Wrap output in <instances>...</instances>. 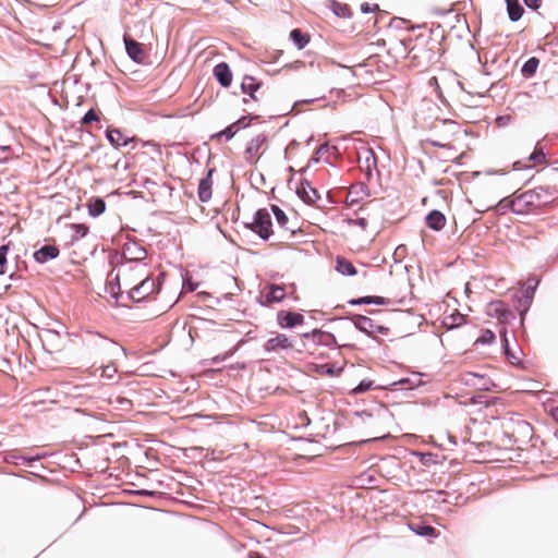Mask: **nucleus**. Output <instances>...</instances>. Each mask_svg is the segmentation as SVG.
Here are the masks:
<instances>
[{"label":"nucleus","mask_w":558,"mask_h":558,"mask_svg":"<svg viewBox=\"0 0 558 558\" xmlns=\"http://www.w3.org/2000/svg\"><path fill=\"white\" fill-rule=\"evenodd\" d=\"M248 558H266V557H264L262 554H259L257 551H250Z\"/></svg>","instance_id":"de8ad7c7"},{"label":"nucleus","mask_w":558,"mask_h":558,"mask_svg":"<svg viewBox=\"0 0 558 558\" xmlns=\"http://www.w3.org/2000/svg\"><path fill=\"white\" fill-rule=\"evenodd\" d=\"M465 323V316L456 311L453 314L445 317L444 325L451 329L459 327Z\"/></svg>","instance_id":"cd10ccee"},{"label":"nucleus","mask_w":558,"mask_h":558,"mask_svg":"<svg viewBox=\"0 0 558 558\" xmlns=\"http://www.w3.org/2000/svg\"><path fill=\"white\" fill-rule=\"evenodd\" d=\"M495 333L492 330L487 329L483 331L480 338H477L476 343L489 344L495 340Z\"/></svg>","instance_id":"f704fd0d"},{"label":"nucleus","mask_w":558,"mask_h":558,"mask_svg":"<svg viewBox=\"0 0 558 558\" xmlns=\"http://www.w3.org/2000/svg\"><path fill=\"white\" fill-rule=\"evenodd\" d=\"M320 374H332V369L328 365H322L319 368Z\"/></svg>","instance_id":"49530a36"},{"label":"nucleus","mask_w":558,"mask_h":558,"mask_svg":"<svg viewBox=\"0 0 558 558\" xmlns=\"http://www.w3.org/2000/svg\"><path fill=\"white\" fill-rule=\"evenodd\" d=\"M93 121H99V116L94 109H90L85 113L81 123L82 125H86Z\"/></svg>","instance_id":"4c0bfd02"},{"label":"nucleus","mask_w":558,"mask_h":558,"mask_svg":"<svg viewBox=\"0 0 558 558\" xmlns=\"http://www.w3.org/2000/svg\"><path fill=\"white\" fill-rule=\"evenodd\" d=\"M349 225L359 228L361 231H367L369 221L364 217H356L354 219H350Z\"/></svg>","instance_id":"72a5a7b5"},{"label":"nucleus","mask_w":558,"mask_h":558,"mask_svg":"<svg viewBox=\"0 0 558 558\" xmlns=\"http://www.w3.org/2000/svg\"><path fill=\"white\" fill-rule=\"evenodd\" d=\"M518 201V192H515L513 195L504 197L499 201L496 208L498 211L504 214L507 209H510L514 214H519V210L515 208L514 203Z\"/></svg>","instance_id":"4be33fe9"},{"label":"nucleus","mask_w":558,"mask_h":558,"mask_svg":"<svg viewBox=\"0 0 558 558\" xmlns=\"http://www.w3.org/2000/svg\"><path fill=\"white\" fill-rule=\"evenodd\" d=\"M106 342H107V340L99 335L89 333L88 338L86 339L87 347H96L98 344L106 343Z\"/></svg>","instance_id":"e433bc0d"},{"label":"nucleus","mask_w":558,"mask_h":558,"mask_svg":"<svg viewBox=\"0 0 558 558\" xmlns=\"http://www.w3.org/2000/svg\"><path fill=\"white\" fill-rule=\"evenodd\" d=\"M145 263H123L117 274L119 291L130 294L150 275Z\"/></svg>","instance_id":"f03ea898"},{"label":"nucleus","mask_w":558,"mask_h":558,"mask_svg":"<svg viewBox=\"0 0 558 558\" xmlns=\"http://www.w3.org/2000/svg\"><path fill=\"white\" fill-rule=\"evenodd\" d=\"M550 414L553 416V418L558 422V407L556 408H553L551 411H550Z\"/></svg>","instance_id":"09e8293b"},{"label":"nucleus","mask_w":558,"mask_h":558,"mask_svg":"<svg viewBox=\"0 0 558 558\" xmlns=\"http://www.w3.org/2000/svg\"><path fill=\"white\" fill-rule=\"evenodd\" d=\"M265 150L266 137L264 135H257L248 142L245 149V158L248 162L256 163Z\"/></svg>","instance_id":"423d86ee"},{"label":"nucleus","mask_w":558,"mask_h":558,"mask_svg":"<svg viewBox=\"0 0 558 558\" xmlns=\"http://www.w3.org/2000/svg\"><path fill=\"white\" fill-rule=\"evenodd\" d=\"M506 335H507V330H506V328H502L500 330V336L502 338V343H504V347H505V352L509 356L510 355V350H509L508 339H507Z\"/></svg>","instance_id":"79ce46f5"},{"label":"nucleus","mask_w":558,"mask_h":558,"mask_svg":"<svg viewBox=\"0 0 558 558\" xmlns=\"http://www.w3.org/2000/svg\"><path fill=\"white\" fill-rule=\"evenodd\" d=\"M117 374V367L113 364L106 365L102 367L101 377L112 379Z\"/></svg>","instance_id":"58836bf2"},{"label":"nucleus","mask_w":558,"mask_h":558,"mask_svg":"<svg viewBox=\"0 0 558 558\" xmlns=\"http://www.w3.org/2000/svg\"><path fill=\"white\" fill-rule=\"evenodd\" d=\"M9 251L8 245L0 246V275L5 274L7 254Z\"/></svg>","instance_id":"c9c22d12"},{"label":"nucleus","mask_w":558,"mask_h":558,"mask_svg":"<svg viewBox=\"0 0 558 558\" xmlns=\"http://www.w3.org/2000/svg\"><path fill=\"white\" fill-rule=\"evenodd\" d=\"M539 64V60L535 57L530 58L522 66V73L524 76H532L535 74Z\"/></svg>","instance_id":"c756f323"},{"label":"nucleus","mask_w":558,"mask_h":558,"mask_svg":"<svg viewBox=\"0 0 558 558\" xmlns=\"http://www.w3.org/2000/svg\"><path fill=\"white\" fill-rule=\"evenodd\" d=\"M271 211L277 221V228L283 235H293L296 231V225L291 222L284 211L277 205H271Z\"/></svg>","instance_id":"6e6552de"},{"label":"nucleus","mask_w":558,"mask_h":558,"mask_svg":"<svg viewBox=\"0 0 558 558\" xmlns=\"http://www.w3.org/2000/svg\"><path fill=\"white\" fill-rule=\"evenodd\" d=\"M125 49L129 57L135 62H143L145 59V52L143 50V45L128 36H124Z\"/></svg>","instance_id":"ddd939ff"},{"label":"nucleus","mask_w":558,"mask_h":558,"mask_svg":"<svg viewBox=\"0 0 558 558\" xmlns=\"http://www.w3.org/2000/svg\"><path fill=\"white\" fill-rule=\"evenodd\" d=\"M331 11L339 17L348 19L352 15L351 9L347 3L332 0L330 3Z\"/></svg>","instance_id":"bb28decb"},{"label":"nucleus","mask_w":558,"mask_h":558,"mask_svg":"<svg viewBox=\"0 0 558 558\" xmlns=\"http://www.w3.org/2000/svg\"><path fill=\"white\" fill-rule=\"evenodd\" d=\"M524 3L531 9H537L541 4V0H524Z\"/></svg>","instance_id":"a18cd8bd"},{"label":"nucleus","mask_w":558,"mask_h":558,"mask_svg":"<svg viewBox=\"0 0 558 558\" xmlns=\"http://www.w3.org/2000/svg\"><path fill=\"white\" fill-rule=\"evenodd\" d=\"M411 529L418 535L422 536H436V530L430 525L413 524Z\"/></svg>","instance_id":"7c9ffc66"},{"label":"nucleus","mask_w":558,"mask_h":558,"mask_svg":"<svg viewBox=\"0 0 558 558\" xmlns=\"http://www.w3.org/2000/svg\"><path fill=\"white\" fill-rule=\"evenodd\" d=\"M250 228L262 239L267 240L274 233L270 214L267 209H258L254 216Z\"/></svg>","instance_id":"20e7f679"},{"label":"nucleus","mask_w":558,"mask_h":558,"mask_svg":"<svg viewBox=\"0 0 558 558\" xmlns=\"http://www.w3.org/2000/svg\"><path fill=\"white\" fill-rule=\"evenodd\" d=\"M296 193L299 197L308 205H315L320 199L318 191L312 186L308 181H303L299 185Z\"/></svg>","instance_id":"9d476101"},{"label":"nucleus","mask_w":558,"mask_h":558,"mask_svg":"<svg viewBox=\"0 0 558 558\" xmlns=\"http://www.w3.org/2000/svg\"><path fill=\"white\" fill-rule=\"evenodd\" d=\"M337 266L336 269L343 276H354L356 274V269L351 262L345 259L344 257L338 256L336 259Z\"/></svg>","instance_id":"393cba45"},{"label":"nucleus","mask_w":558,"mask_h":558,"mask_svg":"<svg viewBox=\"0 0 558 558\" xmlns=\"http://www.w3.org/2000/svg\"><path fill=\"white\" fill-rule=\"evenodd\" d=\"M244 119H240L235 123L231 124L230 126L226 128L223 131H221L218 136H225L227 140H231L234 134L238 132L239 126L243 123Z\"/></svg>","instance_id":"2f4dec72"},{"label":"nucleus","mask_w":558,"mask_h":558,"mask_svg":"<svg viewBox=\"0 0 558 558\" xmlns=\"http://www.w3.org/2000/svg\"><path fill=\"white\" fill-rule=\"evenodd\" d=\"M260 87H262V83L258 82L255 77L250 76V75H245L243 77L241 88L244 94H247L251 97V99L258 101L263 98V95L262 96L257 95Z\"/></svg>","instance_id":"4468645a"},{"label":"nucleus","mask_w":558,"mask_h":558,"mask_svg":"<svg viewBox=\"0 0 558 558\" xmlns=\"http://www.w3.org/2000/svg\"><path fill=\"white\" fill-rule=\"evenodd\" d=\"M446 221L445 215L439 210H432L426 216V225L435 231H440L446 226Z\"/></svg>","instance_id":"aec40b11"},{"label":"nucleus","mask_w":558,"mask_h":558,"mask_svg":"<svg viewBox=\"0 0 558 558\" xmlns=\"http://www.w3.org/2000/svg\"><path fill=\"white\" fill-rule=\"evenodd\" d=\"M558 199V187L556 184L539 185L535 189L518 193V201L514 203L519 215H525L553 205Z\"/></svg>","instance_id":"f257e3e1"},{"label":"nucleus","mask_w":558,"mask_h":558,"mask_svg":"<svg viewBox=\"0 0 558 558\" xmlns=\"http://www.w3.org/2000/svg\"><path fill=\"white\" fill-rule=\"evenodd\" d=\"M122 256L125 259L124 263H143L147 252L137 242L130 241L123 245Z\"/></svg>","instance_id":"0eeeda50"},{"label":"nucleus","mask_w":558,"mask_h":558,"mask_svg":"<svg viewBox=\"0 0 558 558\" xmlns=\"http://www.w3.org/2000/svg\"><path fill=\"white\" fill-rule=\"evenodd\" d=\"M214 75L223 87H229L231 85L232 73L226 62H220L214 68Z\"/></svg>","instance_id":"2eb2a0df"},{"label":"nucleus","mask_w":558,"mask_h":558,"mask_svg":"<svg viewBox=\"0 0 558 558\" xmlns=\"http://www.w3.org/2000/svg\"><path fill=\"white\" fill-rule=\"evenodd\" d=\"M379 10V5L378 4H371L368 2H364L361 4V11L363 13H369V12H376Z\"/></svg>","instance_id":"a19ab883"},{"label":"nucleus","mask_w":558,"mask_h":558,"mask_svg":"<svg viewBox=\"0 0 558 558\" xmlns=\"http://www.w3.org/2000/svg\"><path fill=\"white\" fill-rule=\"evenodd\" d=\"M160 290V282L150 274L135 290L130 294L134 302H142L151 299Z\"/></svg>","instance_id":"7ed1b4c3"},{"label":"nucleus","mask_w":558,"mask_h":558,"mask_svg":"<svg viewBox=\"0 0 558 558\" xmlns=\"http://www.w3.org/2000/svg\"><path fill=\"white\" fill-rule=\"evenodd\" d=\"M59 255V248L54 245H45L34 253V258L38 263H46Z\"/></svg>","instance_id":"a211bd4d"},{"label":"nucleus","mask_w":558,"mask_h":558,"mask_svg":"<svg viewBox=\"0 0 558 558\" xmlns=\"http://www.w3.org/2000/svg\"><path fill=\"white\" fill-rule=\"evenodd\" d=\"M366 196V186L363 183H356L349 189L345 199L349 205H354L363 201Z\"/></svg>","instance_id":"f3484780"},{"label":"nucleus","mask_w":558,"mask_h":558,"mask_svg":"<svg viewBox=\"0 0 558 558\" xmlns=\"http://www.w3.org/2000/svg\"><path fill=\"white\" fill-rule=\"evenodd\" d=\"M366 325H371V319H369V318H367V317L361 316V317L359 318L357 326H359L361 329H365Z\"/></svg>","instance_id":"37998d69"},{"label":"nucleus","mask_w":558,"mask_h":558,"mask_svg":"<svg viewBox=\"0 0 558 558\" xmlns=\"http://www.w3.org/2000/svg\"><path fill=\"white\" fill-rule=\"evenodd\" d=\"M293 347L291 340L283 333H276L274 337H270L264 344L266 351H278V350H287Z\"/></svg>","instance_id":"9b49d317"},{"label":"nucleus","mask_w":558,"mask_h":558,"mask_svg":"<svg viewBox=\"0 0 558 558\" xmlns=\"http://www.w3.org/2000/svg\"><path fill=\"white\" fill-rule=\"evenodd\" d=\"M373 383L371 380H362L355 388L352 389V393L359 395L371 389Z\"/></svg>","instance_id":"ea45409f"},{"label":"nucleus","mask_w":558,"mask_h":558,"mask_svg":"<svg viewBox=\"0 0 558 558\" xmlns=\"http://www.w3.org/2000/svg\"><path fill=\"white\" fill-rule=\"evenodd\" d=\"M277 320L283 328H293L304 323V316L300 313L281 311L277 315Z\"/></svg>","instance_id":"f8f14e48"},{"label":"nucleus","mask_w":558,"mask_h":558,"mask_svg":"<svg viewBox=\"0 0 558 558\" xmlns=\"http://www.w3.org/2000/svg\"><path fill=\"white\" fill-rule=\"evenodd\" d=\"M213 170H209L207 175L198 183V198L202 202H208L213 195Z\"/></svg>","instance_id":"dca6fc26"},{"label":"nucleus","mask_w":558,"mask_h":558,"mask_svg":"<svg viewBox=\"0 0 558 558\" xmlns=\"http://www.w3.org/2000/svg\"><path fill=\"white\" fill-rule=\"evenodd\" d=\"M286 288L284 286L270 283L265 287L263 291V301L264 305H270L272 303L281 302L286 298Z\"/></svg>","instance_id":"1a4fd4ad"},{"label":"nucleus","mask_w":558,"mask_h":558,"mask_svg":"<svg viewBox=\"0 0 558 558\" xmlns=\"http://www.w3.org/2000/svg\"><path fill=\"white\" fill-rule=\"evenodd\" d=\"M350 304H376V305H385L388 301L383 296H364L357 300H351Z\"/></svg>","instance_id":"c85d7f7f"},{"label":"nucleus","mask_w":558,"mask_h":558,"mask_svg":"<svg viewBox=\"0 0 558 558\" xmlns=\"http://www.w3.org/2000/svg\"><path fill=\"white\" fill-rule=\"evenodd\" d=\"M88 214L98 217L106 210V203L100 197H90L87 202Z\"/></svg>","instance_id":"412c9836"},{"label":"nucleus","mask_w":558,"mask_h":558,"mask_svg":"<svg viewBox=\"0 0 558 558\" xmlns=\"http://www.w3.org/2000/svg\"><path fill=\"white\" fill-rule=\"evenodd\" d=\"M71 229L74 232L73 238L76 240L84 238L89 231L88 226L84 223H73L71 225Z\"/></svg>","instance_id":"473e14b6"},{"label":"nucleus","mask_w":558,"mask_h":558,"mask_svg":"<svg viewBox=\"0 0 558 558\" xmlns=\"http://www.w3.org/2000/svg\"><path fill=\"white\" fill-rule=\"evenodd\" d=\"M114 401L118 404H121V405H128V407L131 405V401L129 399H126V398L121 397V396H116L114 397Z\"/></svg>","instance_id":"c03bdc74"},{"label":"nucleus","mask_w":558,"mask_h":558,"mask_svg":"<svg viewBox=\"0 0 558 558\" xmlns=\"http://www.w3.org/2000/svg\"><path fill=\"white\" fill-rule=\"evenodd\" d=\"M529 165H525L526 168H532L536 166H542L547 162L546 155L543 151V148L539 146H536L534 151L529 157Z\"/></svg>","instance_id":"a878e982"},{"label":"nucleus","mask_w":558,"mask_h":558,"mask_svg":"<svg viewBox=\"0 0 558 558\" xmlns=\"http://www.w3.org/2000/svg\"><path fill=\"white\" fill-rule=\"evenodd\" d=\"M290 38L299 49H303L311 40L310 34L303 33L299 28L291 31Z\"/></svg>","instance_id":"5701e85b"},{"label":"nucleus","mask_w":558,"mask_h":558,"mask_svg":"<svg viewBox=\"0 0 558 558\" xmlns=\"http://www.w3.org/2000/svg\"><path fill=\"white\" fill-rule=\"evenodd\" d=\"M509 19L513 22L521 19L524 10L519 0H506Z\"/></svg>","instance_id":"b1692460"},{"label":"nucleus","mask_w":558,"mask_h":558,"mask_svg":"<svg viewBox=\"0 0 558 558\" xmlns=\"http://www.w3.org/2000/svg\"><path fill=\"white\" fill-rule=\"evenodd\" d=\"M486 314L489 317L497 318L501 324H507L510 318H513V313L508 308L505 302L497 300L487 304Z\"/></svg>","instance_id":"39448f33"},{"label":"nucleus","mask_w":558,"mask_h":558,"mask_svg":"<svg viewBox=\"0 0 558 558\" xmlns=\"http://www.w3.org/2000/svg\"><path fill=\"white\" fill-rule=\"evenodd\" d=\"M107 137L116 148L126 146L129 142L132 141V138L124 135L120 130L113 128L107 130Z\"/></svg>","instance_id":"6ab92c4d"}]
</instances>
